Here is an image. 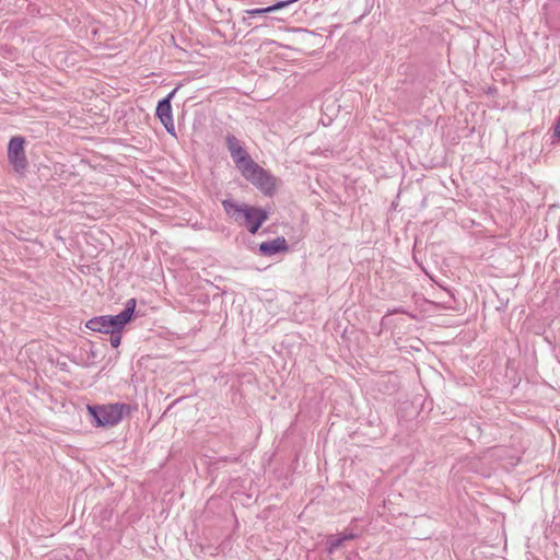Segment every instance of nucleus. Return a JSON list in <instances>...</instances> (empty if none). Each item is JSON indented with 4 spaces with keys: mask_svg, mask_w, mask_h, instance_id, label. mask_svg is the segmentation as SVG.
Instances as JSON below:
<instances>
[{
    "mask_svg": "<svg viewBox=\"0 0 560 560\" xmlns=\"http://www.w3.org/2000/svg\"><path fill=\"white\" fill-rule=\"evenodd\" d=\"M225 143L242 176L264 194H271L275 189L273 177L250 158L242 142L234 135H228Z\"/></svg>",
    "mask_w": 560,
    "mask_h": 560,
    "instance_id": "1",
    "label": "nucleus"
},
{
    "mask_svg": "<svg viewBox=\"0 0 560 560\" xmlns=\"http://www.w3.org/2000/svg\"><path fill=\"white\" fill-rule=\"evenodd\" d=\"M222 207L230 219L237 225L246 228L250 234H256L268 219L266 210L246 203H237L231 199L223 200Z\"/></svg>",
    "mask_w": 560,
    "mask_h": 560,
    "instance_id": "2",
    "label": "nucleus"
},
{
    "mask_svg": "<svg viewBox=\"0 0 560 560\" xmlns=\"http://www.w3.org/2000/svg\"><path fill=\"white\" fill-rule=\"evenodd\" d=\"M136 299L127 300L125 308L117 315H103L93 317L86 323V327L93 331L110 334L114 330H122L128 324L136 310Z\"/></svg>",
    "mask_w": 560,
    "mask_h": 560,
    "instance_id": "3",
    "label": "nucleus"
},
{
    "mask_svg": "<svg viewBox=\"0 0 560 560\" xmlns=\"http://www.w3.org/2000/svg\"><path fill=\"white\" fill-rule=\"evenodd\" d=\"M86 409L96 427H114L130 411V406L116 402L107 405H88Z\"/></svg>",
    "mask_w": 560,
    "mask_h": 560,
    "instance_id": "4",
    "label": "nucleus"
},
{
    "mask_svg": "<svg viewBox=\"0 0 560 560\" xmlns=\"http://www.w3.org/2000/svg\"><path fill=\"white\" fill-rule=\"evenodd\" d=\"M24 145L25 139L21 136L12 137L8 144V161L19 175H24L28 165Z\"/></svg>",
    "mask_w": 560,
    "mask_h": 560,
    "instance_id": "5",
    "label": "nucleus"
},
{
    "mask_svg": "<svg viewBox=\"0 0 560 560\" xmlns=\"http://www.w3.org/2000/svg\"><path fill=\"white\" fill-rule=\"evenodd\" d=\"M176 92H177V89H174L173 91H171L163 100H161L158 103V106L155 109L156 117L160 119L161 124L164 126L166 131L172 136H175V126H174L171 102Z\"/></svg>",
    "mask_w": 560,
    "mask_h": 560,
    "instance_id": "6",
    "label": "nucleus"
},
{
    "mask_svg": "<svg viewBox=\"0 0 560 560\" xmlns=\"http://www.w3.org/2000/svg\"><path fill=\"white\" fill-rule=\"evenodd\" d=\"M288 250V244L284 237H276L268 242L259 244V253L261 256L270 257L281 252Z\"/></svg>",
    "mask_w": 560,
    "mask_h": 560,
    "instance_id": "7",
    "label": "nucleus"
},
{
    "mask_svg": "<svg viewBox=\"0 0 560 560\" xmlns=\"http://www.w3.org/2000/svg\"><path fill=\"white\" fill-rule=\"evenodd\" d=\"M357 537V534L343 532L338 535H330L327 537V551L334 553L342 544L347 540H352Z\"/></svg>",
    "mask_w": 560,
    "mask_h": 560,
    "instance_id": "8",
    "label": "nucleus"
},
{
    "mask_svg": "<svg viewBox=\"0 0 560 560\" xmlns=\"http://www.w3.org/2000/svg\"><path fill=\"white\" fill-rule=\"evenodd\" d=\"M288 5H289V2H285V0L278 1L275 4L266 7V8H256V9L245 10V13L249 16H256V15L266 14V13H270V12H275V11L284 9Z\"/></svg>",
    "mask_w": 560,
    "mask_h": 560,
    "instance_id": "9",
    "label": "nucleus"
},
{
    "mask_svg": "<svg viewBox=\"0 0 560 560\" xmlns=\"http://www.w3.org/2000/svg\"><path fill=\"white\" fill-rule=\"evenodd\" d=\"M121 341V330H114L109 334V342L113 348H117Z\"/></svg>",
    "mask_w": 560,
    "mask_h": 560,
    "instance_id": "10",
    "label": "nucleus"
},
{
    "mask_svg": "<svg viewBox=\"0 0 560 560\" xmlns=\"http://www.w3.org/2000/svg\"><path fill=\"white\" fill-rule=\"evenodd\" d=\"M555 135L560 139V120L555 127Z\"/></svg>",
    "mask_w": 560,
    "mask_h": 560,
    "instance_id": "11",
    "label": "nucleus"
}]
</instances>
